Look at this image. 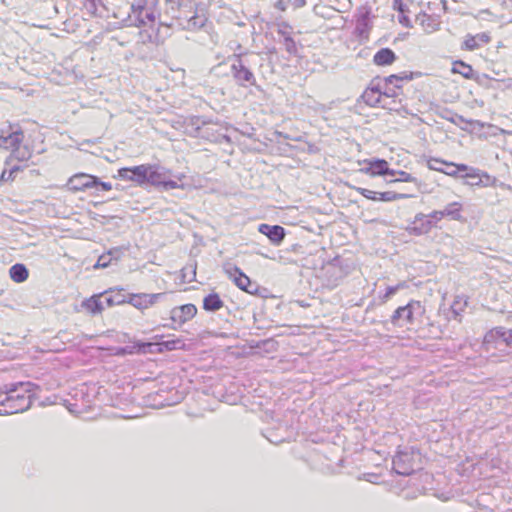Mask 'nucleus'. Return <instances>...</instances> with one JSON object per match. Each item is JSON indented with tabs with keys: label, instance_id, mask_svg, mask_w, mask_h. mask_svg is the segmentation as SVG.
Masks as SVG:
<instances>
[{
	"label": "nucleus",
	"instance_id": "f257e3e1",
	"mask_svg": "<svg viewBox=\"0 0 512 512\" xmlns=\"http://www.w3.org/2000/svg\"><path fill=\"white\" fill-rule=\"evenodd\" d=\"M39 386L31 382H20L0 393V414L10 415L26 411L37 396Z\"/></svg>",
	"mask_w": 512,
	"mask_h": 512
},
{
	"label": "nucleus",
	"instance_id": "f03ea898",
	"mask_svg": "<svg viewBox=\"0 0 512 512\" xmlns=\"http://www.w3.org/2000/svg\"><path fill=\"white\" fill-rule=\"evenodd\" d=\"M426 308L419 300H410L407 304L399 306L391 315V323L397 327H405L413 331L423 322Z\"/></svg>",
	"mask_w": 512,
	"mask_h": 512
},
{
	"label": "nucleus",
	"instance_id": "7ed1b4c3",
	"mask_svg": "<svg viewBox=\"0 0 512 512\" xmlns=\"http://www.w3.org/2000/svg\"><path fill=\"white\" fill-rule=\"evenodd\" d=\"M67 187L73 193L84 192L93 188L105 192L112 190L110 182H103L97 176L84 172L73 174L67 181Z\"/></svg>",
	"mask_w": 512,
	"mask_h": 512
},
{
	"label": "nucleus",
	"instance_id": "20e7f679",
	"mask_svg": "<svg viewBox=\"0 0 512 512\" xmlns=\"http://www.w3.org/2000/svg\"><path fill=\"white\" fill-rule=\"evenodd\" d=\"M421 466V453L409 448L399 451L393 458V469L400 475H410Z\"/></svg>",
	"mask_w": 512,
	"mask_h": 512
},
{
	"label": "nucleus",
	"instance_id": "39448f33",
	"mask_svg": "<svg viewBox=\"0 0 512 512\" xmlns=\"http://www.w3.org/2000/svg\"><path fill=\"white\" fill-rule=\"evenodd\" d=\"M394 7L399 12V22L407 28L413 26V20L422 12L420 0H394Z\"/></svg>",
	"mask_w": 512,
	"mask_h": 512
},
{
	"label": "nucleus",
	"instance_id": "423d86ee",
	"mask_svg": "<svg viewBox=\"0 0 512 512\" xmlns=\"http://www.w3.org/2000/svg\"><path fill=\"white\" fill-rule=\"evenodd\" d=\"M414 79V73L410 71H404L399 74H391L380 80L383 93L386 97H396L402 93L403 83L409 82Z\"/></svg>",
	"mask_w": 512,
	"mask_h": 512
},
{
	"label": "nucleus",
	"instance_id": "0eeeda50",
	"mask_svg": "<svg viewBox=\"0 0 512 512\" xmlns=\"http://www.w3.org/2000/svg\"><path fill=\"white\" fill-rule=\"evenodd\" d=\"M147 168L146 184L164 190H172L180 187L177 181L166 178V172L160 166L147 164Z\"/></svg>",
	"mask_w": 512,
	"mask_h": 512
},
{
	"label": "nucleus",
	"instance_id": "6e6552de",
	"mask_svg": "<svg viewBox=\"0 0 512 512\" xmlns=\"http://www.w3.org/2000/svg\"><path fill=\"white\" fill-rule=\"evenodd\" d=\"M502 341L507 347H512V328L494 327L483 338V348L490 351L497 347V342Z\"/></svg>",
	"mask_w": 512,
	"mask_h": 512
},
{
	"label": "nucleus",
	"instance_id": "1a4fd4ad",
	"mask_svg": "<svg viewBox=\"0 0 512 512\" xmlns=\"http://www.w3.org/2000/svg\"><path fill=\"white\" fill-rule=\"evenodd\" d=\"M433 161L435 163L445 165L446 167L454 168V169H452V171H444V169H442V168L434 167V170L444 173L451 177H456L458 172H466V174L464 176L465 178L479 179L480 181H481L482 176L488 178L487 173L482 172L481 170H479L477 168L468 167L466 164H457V163L449 162V161L442 160V159H433Z\"/></svg>",
	"mask_w": 512,
	"mask_h": 512
},
{
	"label": "nucleus",
	"instance_id": "9d476101",
	"mask_svg": "<svg viewBox=\"0 0 512 512\" xmlns=\"http://www.w3.org/2000/svg\"><path fill=\"white\" fill-rule=\"evenodd\" d=\"M351 189L357 191L360 195H362L364 198L374 201V202H393L401 199H406L411 197V194L409 193H399L396 191H384V192H377L373 191L367 188L357 187L348 185Z\"/></svg>",
	"mask_w": 512,
	"mask_h": 512
},
{
	"label": "nucleus",
	"instance_id": "9b49d317",
	"mask_svg": "<svg viewBox=\"0 0 512 512\" xmlns=\"http://www.w3.org/2000/svg\"><path fill=\"white\" fill-rule=\"evenodd\" d=\"M197 311V307L191 303L174 307L170 312V320L174 328L192 320L196 316Z\"/></svg>",
	"mask_w": 512,
	"mask_h": 512
},
{
	"label": "nucleus",
	"instance_id": "f8f14e48",
	"mask_svg": "<svg viewBox=\"0 0 512 512\" xmlns=\"http://www.w3.org/2000/svg\"><path fill=\"white\" fill-rule=\"evenodd\" d=\"M365 165L360 171L370 177L395 175V170L390 169L389 163L384 159L366 160Z\"/></svg>",
	"mask_w": 512,
	"mask_h": 512
},
{
	"label": "nucleus",
	"instance_id": "ddd939ff",
	"mask_svg": "<svg viewBox=\"0 0 512 512\" xmlns=\"http://www.w3.org/2000/svg\"><path fill=\"white\" fill-rule=\"evenodd\" d=\"M385 93H383L382 84L379 81H372L370 85L363 91L362 100L370 107H378L381 105Z\"/></svg>",
	"mask_w": 512,
	"mask_h": 512
},
{
	"label": "nucleus",
	"instance_id": "4468645a",
	"mask_svg": "<svg viewBox=\"0 0 512 512\" xmlns=\"http://www.w3.org/2000/svg\"><path fill=\"white\" fill-rule=\"evenodd\" d=\"M162 296L161 293H136L129 294L127 303L139 310H145L152 307Z\"/></svg>",
	"mask_w": 512,
	"mask_h": 512
},
{
	"label": "nucleus",
	"instance_id": "2eb2a0df",
	"mask_svg": "<svg viewBox=\"0 0 512 512\" xmlns=\"http://www.w3.org/2000/svg\"><path fill=\"white\" fill-rule=\"evenodd\" d=\"M231 71L234 79L239 85H255L256 79L253 72L247 68L240 59L236 63L232 64Z\"/></svg>",
	"mask_w": 512,
	"mask_h": 512
},
{
	"label": "nucleus",
	"instance_id": "dca6fc26",
	"mask_svg": "<svg viewBox=\"0 0 512 512\" xmlns=\"http://www.w3.org/2000/svg\"><path fill=\"white\" fill-rule=\"evenodd\" d=\"M153 340H156L155 351L157 354H162L167 351L185 350L186 343L182 338L175 337L169 340H164V335H155Z\"/></svg>",
	"mask_w": 512,
	"mask_h": 512
},
{
	"label": "nucleus",
	"instance_id": "f3484780",
	"mask_svg": "<svg viewBox=\"0 0 512 512\" xmlns=\"http://www.w3.org/2000/svg\"><path fill=\"white\" fill-rule=\"evenodd\" d=\"M258 231L276 245H279L285 237V230L279 225L260 224Z\"/></svg>",
	"mask_w": 512,
	"mask_h": 512
},
{
	"label": "nucleus",
	"instance_id": "a211bd4d",
	"mask_svg": "<svg viewBox=\"0 0 512 512\" xmlns=\"http://www.w3.org/2000/svg\"><path fill=\"white\" fill-rule=\"evenodd\" d=\"M104 294L105 293L94 294L91 297L85 299L81 303L82 309L90 315L101 314L105 309L104 303L101 300Z\"/></svg>",
	"mask_w": 512,
	"mask_h": 512
},
{
	"label": "nucleus",
	"instance_id": "6ab92c4d",
	"mask_svg": "<svg viewBox=\"0 0 512 512\" xmlns=\"http://www.w3.org/2000/svg\"><path fill=\"white\" fill-rule=\"evenodd\" d=\"M491 41V36L487 32L476 35H467L463 41V49L473 51L483 47Z\"/></svg>",
	"mask_w": 512,
	"mask_h": 512
},
{
	"label": "nucleus",
	"instance_id": "aec40b11",
	"mask_svg": "<svg viewBox=\"0 0 512 512\" xmlns=\"http://www.w3.org/2000/svg\"><path fill=\"white\" fill-rule=\"evenodd\" d=\"M227 274L239 289L251 293L249 290V287L251 286V280L240 268L235 266L229 269Z\"/></svg>",
	"mask_w": 512,
	"mask_h": 512
},
{
	"label": "nucleus",
	"instance_id": "412c9836",
	"mask_svg": "<svg viewBox=\"0 0 512 512\" xmlns=\"http://www.w3.org/2000/svg\"><path fill=\"white\" fill-rule=\"evenodd\" d=\"M397 60V55L390 48H381L373 56V63L379 67L391 66Z\"/></svg>",
	"mask_w": 512,
	"mask_h": 512
},
{
	"label": "nucleus",
	"instance_id": "4be33fe9",
	"mask_svg": "<svg viewBox=\"0 0 512 512\" xmlns=\"http://www.w3.org/2000/svg\"><path fill=\"white\" fill-rule=\"evenodd\" d=\"M24 140V133L21 128L12 131L8 136H0V147L17 150Z\"/></svg>",
	"mask_w": 512,
	"mask_h": 512
},
{
	"label": "nucleus",
	"instance_id": "5701e85b",
	"mask_svg": "<svg viewBox=\"0 0 512 512\" xmlns=\"http://www.w3.org/2000/svg\"><path fill=\"white\" fill-rule=\"evenodd\" d=\"M414 23L419 24L426 33H432L439 29L437 20L423 11L413 20Z\"/></svg>",
	"mask_w": 512,
	"mask_h": 512
},
{
	"label": "nucleus",
	"instance_id": "b1692460",
	"mask_svg": "<svg viewBox=\"0 0 512 512\" xmlns=\"http://www.w3.org/2000/svg\"><path fill=\"white\" fill-rule=\"evenodd\" d=\"M223 306L224 302L216 292L208 294L203 299V309L206 311L215 312L220 310Z\"/></svg>",
	"mask_w": 512,
	"mask_h": 512
},
{
	"label": "nucleus",
	"instance_id": "393cba45",
	"mask_svg": "<svg viewBox=\"0 0 512 512\" xmlns=\"http://www.w3.org/2000/svg\"><path fill=\"white\" fill-rule=\"evenodd\" d=\"M451 71L454 74H459L465 79H474L475 72L471 65L465 63L462 60H456L452 63Z\"/></svg>",
	"mask_w": 512,
	"mask_h": 512
},
{
	"label": "nucleus",
	"instance_id": "a878e982",
	"mask_svg": "<svg viewBox=\"0 0 512 512\" xmlns=\"http://www.w3.org/2000/svg\"><path fill=\"white\" fill-rule=\"evenodd\" d=\"M147 169V164L132 166V183L140 187L146 185Z\"/></svg>",
	"mask_w": 512,
	"mask_h": 512
},
{
	"label": "nucleus",
	"instance_id": "bb28decb",
	"mask_svg": "<svg viewBox=\"0 0 512 512\" xmlns=\"http://www.w3.org/2000/svg\"><path fill=\"white\" fill-rule=\"evenodd\" d=\"M10 278L16 283H22L27 280L29 271L25 265L17 263L9 269Z\"/></svg>",
	"mask_w": 512,
	"mask_h": 512
},
{
	"label": "nucleus",
	"instance_id": "cd10ccee",
	"mask_svg": "<svg viewBox=\"0 0 512 512\" xmlns=\"http://www.w3.org/2000/svg\"><path fill=\"white\" fill-rule=\"evenodd\" d=\"M461 209L462 205L459 202H453L447 205L445 209L440 211L439 213L441 217L451 216L454 219H460Z\"/></svg>",
	"mask_w": 512,
	"mask_h": 512
},
{
	"label": "nucleus",
	"instance_id": "c85d7f7f",
	"mask_svg": "<svg viewBox=\"0 0 512 512\" xmlns=\"http://www.w3.org/2000/svg\"><path fill=\"white\" fill-rule=\"evenodd\" d=\"M156 340H153L152 342H143V341H137L133 344V351L136 353H156Z\"/></svg>",
	"mask_w": 512,
	"mask_h": 512
},
{
	"label": "nucleus",
	"instance_id": "c756f323",
	"mask_svg": "<svg viewBox=\"0 0 512 512\" xmlns=\"http://www.w3.org/2000/svg\"><path fill=\"white\" fill-rule=\"evenodd\" d=\"M105 294H110L114 300V303L117 305H121L124 303H127L128 296L124 293L123 288H109L108 290L104 291Z\"/></svg>",
	"mask_w": 512,
	"mask_h": 512
},
{
	"label": "nucleus",
	"instance_id": "7c9ffc66",
	"mask_svg": "<svg viewBox=\"0 0 512 512\" xmlns=\"http://www.w3.org/2000/svg\"><path fill=\"white\" fill-rule=\"evenodd\" d=\"M21 166H13L10 169H4L0 175V183L13 182L16 178V174L22 171Z\"/></svg>",
	"mask_w": 512,
	"mask_h": 512
},
{
	"label": "nucleus",
	"instance_id": "2f4dec72",
	"mask_svg": "<svg viewBox=\"0 0 512 512\" xmlns=\"http://www.w3.org/2000/svg\"><path fill=\"white\" fill-rule=\"evenodd\" d=\"M397 178L390 180L388 183H396V182H415L416 178L412 176L410 173L406 171H395V175Z\"/></svg>",
	"mask_w": 512,
	"mask_h": 512
},
{
	"label": "nucleus",
	"instance_id": "473e14b6",
	"mask_svg": "<svg viewBox=\"0 0 512 512\" xmlns=\"http://www.w3.org/2000/svg\"><path fill=\"white\" fill-rule=\"evenodd\" d=\"M114 178L120 179L122 181H127L132 183V172L131 167H122L117 170V175Z\"/></svg>",
	"mask_w": 512,
	"mask_h": 512
},
{
	"label": "nucleus",
	"instance_id": "72a5a7b5",
	"mask_svg": "<svg viewBox=\"0 0 512 512\" xmlns=\"http://www.w3.org/2000/svg\"><path fill=\"white\" fill-rule=\"evenodd\" d=\"M277 32L279 35H281L284 40L286 39L287 36H290L291 35V32H292V27L290 24L286 23V22H283V23H280L278 25V28H277Z\"/></svg>",
	"mask_w": 512,
	"mask_h": 512
},
{
	"label": "nucleus",
	"instance_id": "f704fd0d",
	"mask_svg": "<svg viewBox=\"0 0 512 512\" xmlns=\"http://www.w3.org/2000/svg\"><path fill=\"white\" fill-rule=\"evenodd\" d=\"M406 287V283L405 282H401V283H398L397 285L395 286H389L387 289H386V292H385V295H384V298L386 300H388L391 296H393L397 291H399L400 289H404Z\"/></svg>",
	"mask_w": 512,
	"mask_h": 512
},
{
	"label": "nucleus",
	"instance_id": "c9c22d12",
	"mask_svg": "<svg viewBox=\"0 0 512 512\" xmlns=\"http://www.w3.org/2000/svg\"><path fill=\"white\" fill-rule=\"evenodd\" d=\"M284 45L285 49L290 54H295L297 52L296 42L294 41L291 35L286 37V39L284 40Z\"/></svg>",
	"mask_w": 512,
	"mask_h": 512
},
{
	"label": "nucleus",
	"instance_id": "e433bc0d",
	"mask_svg": "<svg viewBox=\"0 0 512 512\" xmlns=\"http://www.w3.org/2000/svg\"><path fill=\"white\" fill-rule=\"evenodd\" d=\"M146 3L144 1H139L137 3L132 4V11L134 14L141 15L144 11Z\"/></svg>",
	"mask_w": 512,
	"mask_h": 512
},
{
	"label": "nucleus",
	"instance_id": "4c0bfd02",
	"mask_svg": "<svg viewBox=\"0 0 512 512\" xmlns=\"http://www.w3.org/2000/svg\"><path fill=\"white\" fill-rule=\"evenodd\" d=\"M103 297H105V304H104L105 308L113 307V306L117 305L116 303H114V300L110 294H104Z\"/></svg>",
	"mask_w": 512,
	"mask_h": 512
},
{
	"label": "nucleus",
	"instance_id": "58836bf2",
	"mask_svg": "<svg viewBox=\"0 0 512 512\" xmlns=\"http://www.w3.org/2000/svg\"><path fill=\"white\" fill-rule=\"evenodd\" d=\"M439 212H440V211H435V212L433 213V215H432V216H433V217H437V218H442V217L440 216V213H439Z\"/></svg>",
	"mask_w": 512,
	"mask_h": 512
},
{
	"label": "nucleus",
	"instance_id": "ea45409f",
	"mask_svg": "<svg viewBox=\"0 0 512 512\" xmlns=\"http://www.w3.org/2000/svg\"><path fill=\"white\" fill-rule=\"evenodd\" d=\"M150 21H153L154 20V17L153 16H149L148 17Z\"/></svg>",
	"mask_w": 512,
	"mask_h": 512
},
{
	"label": "nucleus",
	"instance_id": "a19ab883",
	"mask_svg": "<svg viewBox=\"0 0 512 512\" xmlns=\"http://www.w3.org/2000/svg\"><path fill=\"white\" fill-rule=\"evenodd\" d=\"M185 178V175H181V177H179V180Z\"/></svg>",
	"mask_w": 512,
	"mask_h": 512
}]
</instances>
